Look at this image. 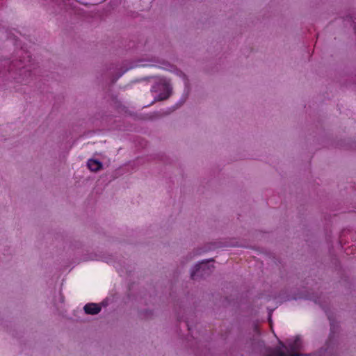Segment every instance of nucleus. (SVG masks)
I'll list each match as a JSON object with an SVG mask.
<instances>
[{
	"label": "nucleus",
	"mask_w": 356,
	"mask_h": 356,
	"mask_svg": "<svg viewBox=\"0 0 356 356\" xmlns=\"http://www.w3.org/2000/svg\"><path fill=\"white\" fill-rule=\"evenodd\" d=\"M27 57V60H19L16 61H12L8 67V72L10 73H15V72L19 71V75L20 76H26L28 75L29 76H31L32 71V63L31 58L27 53H25Z\"/></svg>",
	"instance_id": "obj_1"
},
{
	"label": "nucleus",
	"mask_w": 356,
	"mask_h": 356,
	"mask_svg": "<svg viewBox=\"0 0 356 356\" xmlns=\"http://www.w3.org/2000/svg\"><path fill=\"white\" fill-rule=\"evenodd\" d=\"M296 338H298V337H295V338L293 339V342L294 341V340H295ZM299 339H300V337H299ZM290 343H292V341H290ZM293 343H291V345H293Z\"/></svg>",
	"instance_id": "obj_7"
},
{
	"label": "nucleus",
	"mask_w": 356,
	"mask_h": 356,
	"mask_svg": "<svg viewBox=\"0 0 356 356\" xmlns=\"http://www.w3.org/2000/svg\"><path fill=\"white\" fill-rule=\"evenodd\" d=\"M87 165L91 171L96 172L102 168V163L95 159H89L87 163Z\"/></svg>",
	"instance_id": "obj_5"
},
{
	"label": "nucleus",
	"mask_w": 356,
	"mask_h": 356,
	"mask_svg": "<svg viewBox=\"0 0 356 356\" xmlns=\"http://www.w3.org/2000/svg\"><path fill=\"white\" fill-rule=\"evenodd\" d=\"M267 356H289V350L286 347H277L270 350Z\"/></svg>",
	"instance_id": "obj_4"
},
{
	"label": "nucleus",
	"mask_w": 356,
	"mask_h": 356,
	"mask_svg": "<svg viewBox=\"0 0 356 356\" xmlns=\"http://www.w3.org/2000/svg\"><path fill=\"white\" fill-rule=\"evenodd\" d=\"M301 346H302L301 339H300L299 338H296L293 341V344L291 345V356H314V355H304L293 353L292 350H298V349L300 348Z\"/></svg>",
	"instance_id": "obj_6"
},
{
	"label": "nucleus",
	"mask_w": 356,
	"mask_h": 356,
	"mask_svg": "<svg viewBox=\"0 0 356 356\" xmlns=\"http://www.w3.org/2000/svg\"><path fill=\"white\" fill-rule=\"evenodd\" d=\"M211 272L209 263L202 261L198 264H196L191 274L192 280H197L198 277H203L205 275H208Z\"/></svg>",
	"instance_id": "obj_2"
},
{
	"label": "nucleus",
	"mask_w": 356,
	"mask_h": 356,
	"mask_svg": "<svg viewBox=\"0 0 356 356\" xmlns=\"http://www.w3.org/2000/svg\"><path fill=\"white\" fill-rule=\"evenodd\" d=\"M101 309V307L96 303H88L83 307L86 314L91 315L97 314L100 312Z\"/></svg>",
	"instance_id": "obj_3"
},
{
	"label": "nucleus",
	"mask_w": 356,
	"mask_h": 356,
	"mask_svg": "<svg viewBox=\"0 0 356 356\" xmlns=\"http://www.w3.org/2000/svg\"><path fill=\"white\" fill-rule=\"evenodd\" d=\"M212 268H213V266H211V268H210V269H211V270H212ZM212 273V271H211L210 273Z\"/></svg>",
	"instance_id": "obj_8"
}]
</instances>
